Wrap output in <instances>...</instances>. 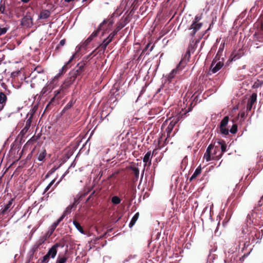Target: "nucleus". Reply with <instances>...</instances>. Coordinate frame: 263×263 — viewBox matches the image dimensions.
I'll return each instance as SVG.
<instances>
[{"mask_svg": "<svg viewBox=\"0 0 263 263\" xmlns=\"http://www.w3.org/2000/svg\"><path fill=\"white\" fill-rule=\"evenodd\" d=\"M222 157V154L219 152V149L216 144V142L210 144L204 154L203 158L207 162L211 160H219Z\"/></svg>", "mask_w": 263, "mask_h": 263, "instance_id": "1", "label": "nucleus"}, {"mask_svg": "<svg viewBox=\"0 0 263 263\" xmlns=\"http://www.w3.org/2000/svg\"><path fill=\"white\" fill-rule=\"evenodd\" d=\"M186 57H187V59H189L190 57V53L189 51H187L186 52L184 58L180 61V62L177 65L175 69H174L171 72V73L166 77L167 81L169 83H171L173 81V80L174 79L176 75L179 73L186 64V62L185 61H184V59Z\"/></svg>", "mask_w": 263, "mask_h": 263, "instance_id": "2", "label": "nucleus"}, {"mask_svg": "<svg viewBox=\"0 0 263 263\" xmlns=\"http://www.w3.org/2000/svg\"><path fill=\"white\" fill-rule=\"evenodd\" d=\"M69 86L64 83L61 86L60 88L54 91V96L51 99L50 102L47 104L46 110L50 107L51 106L54 105V102L55 99H60L62 98L66 93L67 89L69 88Z\"/></svg>", "mask_w": 263, "mask_h": 263, "instance_id": "3", "label": "nucleus"}, {"mask_svg": "<svg viewBox=\"0 0 263 263\" xmlns=\"http://www.w3.org/2000/svg\"><path fill=\"white\" fill-rule=\"evenodd\" d=\"M85 65L86 64L84 62L78 63L75 68L70 71L71 74L74 75L77 78L79 77L81 78L83 74Z\"/></svg>", "mask_w": 263, "mask_h": 263, "instance_id": "4", "label": "nucleus"}, {"mask_svg": "<svg viewBox=\"0 0 263 263\" xmlns=\"http://www.w3.org/2000/svg\"><path fill=\"white\" fill-rule=\"evenodd\" d=\"M107 22L106 20H104L102 23L100 24L99 28L97 30L93 32H92L91 35L84 41L83 44V46L84 47L87 46L93 40V39L97 36L99 32V31L102 29L103 27V25Z\"/></svg>", "mask_w": 263, "mask_h": 263, "instance_id": "5", "label": "nucleus"}, {"mask_svg": "<svg viewBox=\"0 0 263 263\" xmlns=\"http://www.w3.org/2000/svg\"><path fill=\"white\" fill-rule=\"evenodd\" d=\"M229 120V117L228 116H225L221 120L220 125L219 129L221 134L224 135H228L229 133L228 128L226 127L228 124Z\"/></svg>", "mask_w": 263, "mask_h": 263, "instance_id": "6", "label": "nucleus"}, {"mask_svg": "<svg viewBox=\"0 0 263 263\" xmlns=\"http://www.w3.org/2000/svg\"><path fill=\"white\" fill-rule=\"evenodd\" d=\"M10 93V90H6L5 92L0 91V110L2 111L7 101V95Z\"/></svg>", "mask_w": 263, "mask_h": 263, "instance_id": "7", "label": "nucleus"}, {"mask_svg": "<svg viewBox=\"0 0 263 263\" xmlns=\"http://www.w3.org/2000/svg\"><path fill=\"white\" fill-rule=\"evenodd\" d=\"M181 115H178L173 118V120L170 122L167 127L166 129L167 136H170L174 126L179 122L180 119L181 118Z\"/></svg>", "mask_w": 263, "mask_h": 263, "instance_id": "8", "label": "nucleus"}, {"mask_svg": "<svg viewBox=\"0 0 263 263\" xmlns=\"http://www.w3.org/2000/svg\"><path fill=\"white\" fill-rule=\"evenodd\" d=\"M21 25L26 27H30L33 25L32 18L28 13L22 19Z\"/></svg>", "mask_w": 263, "mask_h": 263, "instance_id": "9", "label": "nucleus"}, {"mask_svg": "<svg viewBox=\"0 0 263 263\" xmlns=\"http://www.w3.org/2000/svg\"><path fill=\"white\" fill-rule=\"evenodd\" d=\"M91 191L90 189H88V191L85 192V193L81 194L79 197L74 198L73 203L70 205L72 209H76L77 208V205L80 203V201L86 196Z\"/></svg>", "mask_w": 263, "mask_h": 263, "instance_id": "10", "label": "nucleus"}, {"mask_svg": "<svg viewBox=\"0 0 263 263\" xmlns=\"http://www.w3.org/2000/svg\"><path fill=\"white\" fill-rule=\"evenodd\" d=\"M257 94L253 93L252 94L250 99L248 100L247 105V112L250 111L253 107V105L256 101Z\"/></svg>", "mask_w": 263, "mask_h": 263, "instance_id": "11", "label": "nucleus"}, {"mask_svg": "<svg viewBox=\"0 0 263 263\" xmlns=\"http://www.w3.org/2000/svg\"><path fill=\"white\" fill-rule=\"evenodd\" d=\"M60 245L59 243H57L52 246L50 249H49L47 254L49 255L50 258H54L55 257L58 252L57 249L60 247Z\"/></svg>", "mask_w": 263, "mask_h": 263, "instance_id": "12", "label": "nucleus"}, {"mask_svg": "<svg viewBox=\"0 0 263 263\" xmlns=\"http://www.w3.org/2000/svg\"><path fill=\"white\" fill-rule=\"evenodd\" d=\"M74 59V55H73L69 60L62 67L61 69L60 70L59 73L58 74L57 77H60V76L63 74L65 73L68 69H69L70 67V66H69L70 63L72 61V60Z\"/></svg>", "mask_w": 263, "mask_h": 263, "instance_id": "13", "label": "nucleus"}, {"mask_svg": "<svg viewBox=\"0 0 263 263\" xmlns=\"http://www.w3.org/2000/svg\"><path fill=\"white\" fill-rule=\"evenodd\" d=\"M216 144L218 147V149L219 150L220 149H221V152H220V153L222 154V155L223 154L227 151V145L226 143V142L223 140H221L216 142Z\"/></svg>", "mask_w": 263, "mask_h": 263, "instance_id": "14", "label": "nucleus"}, {"mask_svg": "<svg viewBox=\"0 0 263 263\" xmlns=\"http://www.w3.org/2000/svg\"><path fill=\"white\" fill-rule=\"evenodd\" d=\"M223 47L224 46L223 45L222 47L220 46L219 47L218 52L213 60L212 63H211V67L213 66V65L217 62L219 61L220 60L221 57L222 55L223 50Z\"/></svg>", "mask_w": 263, "mask_h": 263, "instance_id": "15", "label": "nucleus"}, {"mask_svg": "<svg viewBox=\"0 0 263 263\" xmlns=\"http://www.w3.org/2000/svg\"><path fill=\"white\" fill-rule=\"evenodd\" d=\"M14 198H11L5 206L4 208L2 209L1 211V214L4 215L7 213L8 211H10L13 208L12 204L14 201Z\"/></svg>", "mask_w": 263, "mask_h": 263, "instance_id": "16", "label": "nucleus"}, {"mask_svg": "<svg viewBox=\"0 0 263 263\" xmlns=\"http://www.w3.org/2000/svg\"><path fill=\"white\" fill-rule=\"evenodd\" d=\"M32 122V119L30 117L29 119L27 120L26 121L25 127L23 128V129L21 131L20 135L23 137L28 132V129L30 128L31 126V123Z\"/></svg>", "mask_w": 263, "mask_h": 263, "instance_id": "17", "label": "nucleus"}, {"mask_svg": "<svg viewBox=\"0 0 263 263\" xmlns=\"http://www.w3.org/2000/svg\"><path fill=\"white\" fill-rule=\"evenodd\" d=\"M222 61H223V58H222ZM223 66V61H219L217 63L215 66L211 67V70L212 71L213 73H215L218 71H219Z\"/></svg>", "mask_w": 263, "mask_h": 263, "instance_id": "18", "label": "nucleus"}, {"mask_svg": "<svg viewBox=\"0 0 263 263\" xmlns=\"http://www.w3.org/2000/svg\"><path fill=\"white\" fill-rule=\"evenodd\" d=\"M129 169L132 170L133 174L135 177L133 178V181H137L139 178V168L134 166H130Z\"/></svg>", "mask_w": 263, "mask_h": 263, "instance_id": "19", "label": "nucleus"}, {"mask_svg": "<svg viewBox=\"0 0 263 263\" xmlns=\"http://www.w3.org/2000/svg\"><path fill=\"white\" fill-rule=\"evenodd\" d=\"M53 89V86L52 84H49L45 86L42 89L41 92H40V96L43 97L45 95L47 92H51V90Z\"/></svg>", "mask_w": 263, "mask_h": 263, "instance_id": "20", "label": "nucleus"}, {"mask_svg": "<svg viewBox=\"0 0 263 263\" xmlns=\"http://www.w3.org/2000/svg\"><path fill=\"white\" fill-rule=\"evenodd\" d=\"M203 25L202 23L200 24H194L192 23L190 26L189 27V30H193L195 32H197L199 31Z\"/></svg>", "mask_w": 263, "mask_h": 263, "instance_id": "21", "label": "nucleus"}, {"mask_svg": "<svg viewBox=\"0 0 263 263\" xmlns=\"http://www.w3.org/2000/svg\"><path fill=\"white\" fill-rule=\"evenodd\" d=\"M50 12L48 10H42L40 14L39 18L40 19H46L50 16Z\"/></svg>", "mask_w": 263, "mask_h": 263, "instance_id": "22", "label": "nucleus"}, {"mask_svg": "<svg viewBox=\"0 0 263 263\" xmlns=\"http://www.w3.org/2000/svg\"><path fill=\"white\" fill-rule=\"evenodd\" d=\"M122 28V25H119L118 24H117L115 29L111 33H110L109 35H110V37H112L114 39L115 36L117 35L118 32Z\"/></svg>", "mask_w": 263, "mask_h": 263, "instance_id": "23", "label": "nucleus"}, {"mask_svg": "<svg viewBox=\"0 0 263 263\" xmlns=\"http://www.w3.org/2000/svg\"><path fill=\"white\" fill-rule=\"evenodd\" d=\"M201 172V168L200 167H197L191 177L190 178V181H192L193 179H195Z\"/></svg>", "mask_w": 263, "mask_h": 263, "instance_id": "24", "label": "nucleus"}, {"mask_svg": "<svg viewBox=\"0 0 263 263\" xmlns=\"http://www.w3.org/2000/svg\"><path fill=\"white\" fill-rule=\"evenodd\" d=\"M73 223L77 229L82 234H85V232L84 231L83 228L80 225L79 222L76 220H73Z\"/></svg>", "mask_w": 263, "mask_h": 263, "instance_id": "25", "label": "nucleus"}, {"mask_svg": "<svg viewBox=\"0 0 263 263\" xmlns=\"http://www.w3.org/2000/svg\"><path fill=\"white\" fill-rule=\"evenodd\" d=\"M139 216V213L138 212L136 213L135 214V215L132 218V220H131V221H130V223L129 224V227L130 228L132 227L135 224V223H136V221L138 219Z\"/></svg>", "mask_w": 263, "mask_h": 263, "instance_id": "26", "label": "nucleus"}, {"mask_svg": "<svg viewBox=\"0 0 263 263\" xmlns=\"http://www.w3.org/2000/svg\"><path fill=\"white\" fill-rule=\"evenodd\" d=\"M152 157L151 156V151L148 152L145 155V156H144V158L143 159V161L145 163H147V162H148L149 161L150 163H151Z\"/></svg>", "mask_w": 263, "mask_h": 263, "instance_id": "27", "label": "nucleus"}, {"mask_svg": "<svg viewBox=\"0 0 263 263\" xmlns=\"http://www.w3.org/2000/svg\"><path fill=\"white\" fill-rule=\"evenodd\" d=\"M111 202L114 204H118L121 202V199L117 196H114L111 198Z\"/></svg>", "mask_w": 263, "mask_h": 263, "instance_id": "28", "label": "nucleus"}, {"mask_svg": "<svg viewBox=\"0 0 263 263\" xmlns=\"http://www.w3.org/2000/svg\"><path fill=\"white\" fill-rule=\"evenodd\" d=\"M46 155V150H44L43 151H42L39 154L37 159L40 161H43L44 159V158H45Z\"/></svg>", "mask_w": 263, "mask_h": 263, "instance_id": "29", "label": "nucleus"}, {"mask_svg": "<svg viewBox=\"0 0 263 263\" xmlns=\"http://www.w3.org/2000/svg\"><path fill=\"white\" fill-rule=\"evenodd\" d=\"M67 259V257L65 256L62 257L59 256L57 259L56 263H65Z\"/></svg>", "mask_w": 263, "mask_h": 263, "instance_id": "30", "label": "nucleus"}, {"mask_svg": "<svg viewBox=\"0 0 263 263\" xmlns=\"http://www.w3.org/2000/svg\"><path fill=\"white\" fill-rule=\"evenodd\" d=\"M64 218V215H62L55 222L53 223L51 226H53V227H54V228H56Z\"/></svg>", "mask_w": 263, "mask_h": 263, "instance_id": "31", "label": "nucleus"}, {"mask_svg": "<svg viewBox=\"0 0 263 263\" xmlns=\"http://www.w3.org/2000/svg\"><path fill=\"white\" fill-rule=\"evenodd\" d=\"M113 40L114 38L112 37H110V35H109V36L107 38H106L103 41L102 43L108 46V44L113 41Z\"/></svg>", "mask_w": 263, "mask_h": 263, "instance_id": "32", "label": "nucleus"}, {"mask_svg": "<svg viewBox=\"0 0 263 263\" xmlns=\"http://www.w3.org/2000/svg\"><path fill=\"white\" fill-rule=\"evenodd\" d=\"M99 191L97 192L96 190L93 191L89 195V196L87 198L86 200V202H89L90 201L91 198H92L93 196H96L99 194Z\"/></svg>", "mask_w": 263, "mask_h": 263, "instance_id": "33", "label": "nucleus"}, {"mask_svg": "<svg viewBox=\"0 0 263 263\" xmlns=\"http://www.w3.org/2000/svg\"><path fill=\"white\" fill-rule=\"evenodd\" d=\"M254 36H256V40L259 42H263V34L261 33L256 34L255 33Z\"/></svg>", "mask_w": 263, "mask_h": 263, "instance_id": "34", "label": "nucleus"}, {"mask_svg": "<svg viewBox=\"0 0 263 263\" xmlns=\"http://www.w3.org/2000/svg\"><path fill=\"white\" fill-rule=\"evenodd\" d=\"M76 78L77 77L73 74H71V72H70L69 73V76L67 79L73 84Z\"/></svg>", "mask_w": 263, "mask_h": 263, "instance_id": "35", "label": "nucleus"}, {"mask_svg": "<svg viewBox=\"0 0 263 263\" xmlns=\"http://www.w3.org/2000/svg\"><path fill=\"white\" fill-rule=\"evenodd\" d=\"M191 32L189 33V35L191 37L190 42L194 43L195 41V35L196 32L193 30H190Z\"/></svg>", "mask_w": 263, "mask_h": 263, "instance_id": "36", "label": "nucleus"}, {"mask_svg": "<svg viewBox=\"0 0 263 263\" xmlns=\"http://www.w3.org/2000/svg\"><path fill=\"white\" fill-rule=\"evenodd\" d=\"M229 131L233 134H235L237 131V125L234 124Z\"/></svg>", "mask_w": 263, "mask_h": 263, "instance_id": "37", "label": "nucleus"}, {"mask_svg": "<svg viewBox=\"0 0 263 263\" xmlns=\"http://www.w3.org/2000/svg\"><path fill=\"white\" fill-rule=\"evenodd\" d=\"M74 103L72 100H71L64 108L63 111H66L70 108L73 105Z\"/></svg>", "mask_w": 263, "mask_h": 263, "instance_id": "38", "label": "nucleus"}, {"mask_svg": "<svg viewBox=\"0 0 263 263\" xmlns=\"http://www.w3.org/2000/svg\"><path fill=\"white\" fill-rule=\"evenodd\" d=\"M262 84H263L262 81H260L259 80H257L256 82H255L254 83V84L253 85V87L254 88H257L260 87Z\"/></svg>", "mask_w": 263, "mask_h": 263, "instance_id": "39", "label": "nucleus"}, {"mask_svg": "<svg viewBox=\"0 0 263 263\" xmlns=\"http://www.w3.org/2000/svg\"><path fill=\"white\" fill-rule=\"evenodd\" d=\"M72 209H73L71 206L69 205V206H68L65 211H64V213L62 215H64V217H65V216L69 213H71V210Z\"/></svg>", "mask_w": 263, "mask_h": 263, "instance_id": "40", "label": "nucleus"}, {"mask_svg": "<svg viewBox=\"0 0 263 263\" xmlns=\"http://www.w3.org/2000/svg\"><path fill=\"white\" fill-rule=\"evenodd\" d=\"M6 7L4 4H0V13L7 14V13L5 11Z\"/></svg>", "mask_w": 263, "mask_h": 263, "instance_id": "41", "label": "nucleus"}, {"mask_svg": "<svg viewBox=\"0 0 263 263\" xmlns=\"http://www.w3.org/2000/svg\"><path fill=\"white\" fill-rule=\"evenodd\" d=\"M50 258V257L49 256V255L48 254H46L43 257V259L42 260V263H47V262H48Z\"/></svg>", "mask_w": 263, "mask_h": 263, "instance_id": "42", "label": "nucleus"}, {"mask_svg": "<svg viewBox=\"0 0 263 263\" xmlns=\"http://www.w3.org/2000/svg\"><path fill=\"white\" fill-rule=\"evenodd\" d=\"M55 179L52 180L49 184L46 186V187L45 189L44 193L47 192L49 189L51 187V186L53 184V183L55 182Z\"/></svg>", "mask_w": 263, "mask_h": 263, "instance_id": "43", "label": "nucleus"}, {"mask_svg": "<svg viewBox=\"0 0 263 263\" xmlns=\"http://www.w3.org/2000/svg\"><path fill=\"white\" fill-rule=\"evenodd\" d=\"M9 27H0V36L5 34L8 31Z\"/></svg>", "mask_w": 263, "mask_h": 263, "instance_id": "44", "label": "nucleus"}, {"mask_svg": "<svg viewBox=\"0 0 263 263\" xmlns=\"http://www.w3.org/2000/svg\"><path fill=\"white\" fill-rule=\"evenodd\" d=\"M151 43H148L146 46L145 47L144 49L142 50L141 53L140 54L138 59H140L144 53V52L148 49L149 46H150Z\"/></svg>", "mask_w": 263, "mask_h": 263, "instance_id": "45", "label": "nucleus"}, {"mask_svg": "<svg viewBox=\"0 0 263 263\" xmlns=\"http://www.w3.org/2000/svg\"><path fill=\"white\" fill-rule=\"evenodd\" d=\"M128 22L127 20V18H125L124 20L121 21L119 22H118L117 24H118L119 25H123V28L125 26V25L127 24Z\"/></svg>", "mask_w": 263, "mask_h": 263, "instance_id": "46", "label": "nucleus"}, {"mask_svg": "<svg viewBox=\"0 0 263 263\" xmlns=\"http://www.w3.org/2000/svg\"><path fill=\"white\" fill-rule=\"evenodd\" d=\"M107 46L106 45L102 43L99 45L98 47L100 48V51H102L103 52H104L106 49Z\"/></svg>", "mask_w": 263, "mask_h": 263, "instance_id": "47", "label": "nucleus"}, {"mask_svg": "<svg viewBox=\"0 0 263 263\" xmlns=\"http://www.w3.org/2000/svg\"><path fill=\"white\" fill-rule=\"evenodd\" d=\"M200 20H201V17L197 15L195 17L194 21L192 22V23L200 24V23H199V22Z\"/></svg>", "mask_w": 263, "mask_h": 263, "instance_id": "48", "label": "nucleus"}, {"mask_svg": "<svg viewBox=\"0 0 263 263\" xmlns=\"http://www.w3.org/2000/svg\"><path fill=\"white\" fill-rule=\"evenodd\" d=\"M106 20L107 21V22H106V23L104 24L103 25V26H104V25H105V24H106L108 23V27H110V26H111L113 24V23H114L113 20H111V19H108V20Z\"/></svg>", "mask_w": 263, "mask_h": 263, "instance_id": "49", "label": "nucleus"}, {"mask_svg": "<svg viewBox=\"0 0 263 263\" xmlns=\"http://www.w3.org/2000/svg\"><path fill=\"white\" fill-rule=\"evenodd\" d=\"M36 140V139L34 137H32L28 141V142H27V144H30L32 142L35 141Z\"/></svg>", "mask_w": 263, "mask_h": 263, "instance_id": "50", "label": "nucleus"}, {"mask_svg": "<svg viewBox=\"0 0 263 263\" xmlns=\"http://www.w3.org/2000/svg\"><path fill=\"white\" fill-rule=\"evenodd\" d=\"M65 43H66L65 39H63V40H61L59 45L57 47V48H59V46H64L65 44Z\"/></svg>", "mask_w": 263, "mask_h": 263, "instance_id": "51", "label": "nucleus"}, {"mask_svg": "<svg viewBox=\"0 0 263 263\" xmlns=\"http://www.w3.org/2000/svg\"><path fill=\"white\" fill-rule=\"evenodd\" d=\"M231 56L232 57L231 58V60H229V61H230V62H231V61H235L236 59H239V57H240L239 56L237 57V55H236V54H235V55H233V54H232V55H231Z\"/></svg>", "mask_w": 263, "mask_h": 263, "instance_id": "52", "label": "nucleus"}, {"mask_svg": "<svg viewBox=\"0 0 263 263\" xmlns=\"http://www.w3.org/2000/svg\"><path fill=\"white\" fill-rule=\"evenodd\" d=\"M64 83L66 84H67L68 85H69V86L72 84V83L71 82H70L68 80H67V79L65 80V81L64 82Z\"/></svg>", "mask_w": 263, "mask_h": 263, "instance_id": "53", "label": "nucleus"}, {"mask_svg": "<svg viewBox=\"0 0 263 263\" xmlns=\"http://www.w3.org/2000/svg\"><path fill=\"white\" fill-rule=\"evenodd\" d=\"M240 115L241 118H245V116H246L245 112H241L240 114Z\"/></svg>", "mask_w": 263, "mask_h": 263, "instance_id": "54", "label": "nucleus"}, {"mask_svg": "<svg viewBox=\"0 0 263 263\" xmlns=\"http://www.w3.org/2000/svg\"><path fill=\"white\" fill-rule=\"evenodd\" d=\"M57 168L53 167L52 168V169H51V170L49 171L50 172V174H51L52 173H53L55 170H56Z\"/></svg>", "mask_w": 263, "mask_h": 263, "instance_id": "55", "label": "nucleus"}, {"mask_svg": "<svg viewBox=\"0 0 263 263\" xmlns=\"http://www.w3.org/2000/svg\"><path fill=\"white\" fill-rule=\"evenodd\" d=\"M97 50V49H96L93 51H92L91 53H90L87 57V59H88L89 58H90L93 53V52Z\"/></svg>", "mask_w": 263, "mask_h": 263, "instance_id": "56", "label": "nucleus"}, {"mask_svg": "<svg viewBox=\"0 0 263 263\" xmlns=\"http://www.w3.org/2000/svg\"><path fill=\"white\" fill-rule=\"evenodd\" d=\"M56 228H54V227H53V226H51V228H50V231H51V233H52L55 229Z\"/></svg>", "mask_w": 263, "mask_h": 263, "instance_id": "57", "label": "nucleus"}, {"mask_svg": "<svg viewBox=\"0 0 263 263\" xmlns=\"http://www.w3.org/2000/svg\"><path fill=\"white\" fill-rule=\"evenodd\" d=\"M30 0H21L22 2L23 3H28Z\"/></svg>", "mask_w": 263, "mask_h": 263, "instance_id": "58", "label": "nucleus"}, {"mask_svg": "<svg viewBox=\"0 0 263 263\" xmlns=\"http://www.w3.org/2000/svg\"><path fill=\"white\" fill-rule=\"evenodd\" d=\"M49 173H50V172H48V173H47V174L46 176V178L48 177V176L50 175V174Z\"/></svg>", "mask_w": 263, "mask_h": 263, "instance_id": "59", "label": "nucleus"}, {"mask_svg": "<svg viewBox=\"0 0 263 263\" xmlns=\"http://www.w3.org/2000/svg\"><path fill=\"white\" fill-rule=\"evenodd\" d=\"M260 30H263V26L261 25L260 27Z\"/></svg>", "mask_w": 263, "mask_h": 263, "instance_id": "60", "label": "nucleus"}, {"mask_svg": "<svg viewBox=\"0 0 263 263\" xmlns=\"http://www.w3.org/2000/svg\"><path fill=\"white\" fill-rule=\"evenodd\" d=\"M154 45L152 46V47H151V48L150 49V51H151L153 50V49L154 48Z\"/></svg>", "mask_w": 263, "mask_h": 263, "instance_id": "61", "label": "nucleus"}, {"mask_svg": "<svg viewBox=\"0 0 263 263\" xmlns=\"http://www.w3.org/2000/svg\"><path fill=\"white\" fill-rule=\"evenodd\" d=\"M246 65H243V66H242V69H245V68H246Z\"/></svg>", "mask_w": 263, "mask_h": 263, "instance_id": "62", "label": "nucleus"}, {"mask_svg": "<svg viewBox=\"0 0 263 263\" xmlns=\"http://www.w3.org/2000/svg\"><path fill=\"white\" fill-rule=\"evenodd\" d=\"M210 28H209L206 30L205 32H206L208 30H210Z\"/></svg>", "mask_w": 263, "mask_h": 263, "instance_id": "63", "label": "nucleus"}, {"mask_svg": "<svg viewBox=\"0 0 263 263\" xmlns=\"http://www.w3.org/2000/svg\"><path fill=\"white\" fill-rule=\"evenodd\" d=\"M160 90V89H159L158 90H157V92H159Z\"/></svg>", "mask_w": 263, "mask_h": 263, "instance_id": "64", "label": "nucleus"}]
</instances>
